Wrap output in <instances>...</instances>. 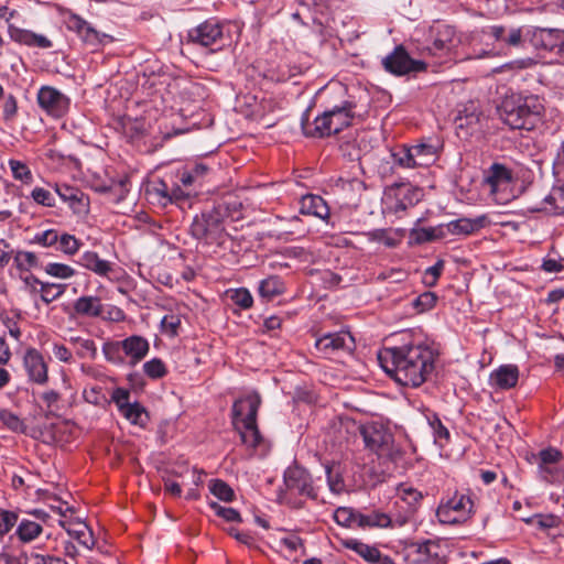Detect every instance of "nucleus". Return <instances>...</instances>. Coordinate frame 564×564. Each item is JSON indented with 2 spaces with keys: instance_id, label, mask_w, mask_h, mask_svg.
I'll return each mask as SVG.
<instances>
[{
  "instance_id": "f257e3e1",
  "label": "nucleus",
  "mask_w": 564,
  "mask_h": 564,
  "mask_svg": "<svg viewBox=\"0 0 564 564\" xmlns=\"http://www.w3.org/2000/svg\"><path fill=\"white\" fill-rule=\"evenodd\" d=\"M384 372L404 387L422 386L434 371V351L423 344L384 347L378 352Z\"/></svg>"
},
{
  "instance_id": "f03ea898",
  "label": "nucleus",
  "mask_w": 564,
  "mask_h": 564,
  "mask_svg": "<svg viewBox=\"0 0 564 564\" xmlns=\"http://www.w3.org/2000/svg\"><path fill=\"white\" fill-rule=\"evenodd\" d=\"M544 107L536 96H506L498 112L511 129L531 131L542 121Z\"/></svg>"
},
{
  "instance_id": "7ed1b4c3",
  "label": "nucleus",
  "mask_w": 564,
  "mask_h": 564,
  "mask_svg": "<svg viewBox=\"0 0 564 564\" xmlns=\"http://www.w3.org/2000/svg\"><path fill=\"white\" fill-rule=\"evenodd\" d=\"M261 404L259 393L253 392L236 400L232 404V422L235 425L242 424L243 431H240V437L243 444L256 448L262 441V436L257 425L258 410Z\"/></svg>"
},
{
  "instance_id": "20e7f679",
  "label": "nucleus",
  "mask_w": 564,
  "mask_h": 564,
  "mask_svg": "<svg viewBox=\"0 0 564 564\" xmlns=\"http://www.w3.org/2000/svg\"><path fill=\"white\" fill-rule=\"evenodd\" d=\"M189 232L206 245H221L226 237L224 213L220 208L213 207L195 215Z\"/></svg>"
},
{
  "instance_id": "39448f33",
  "label": "nucleus",
  "mask_w": 564,
  "mask_h": 564,
  "mask_svg": "<svg viewBox=\"0 0 564 564\" xmlns=\"http://www.w3.org/2000/svg\"><path fill=\"white\" fill-rule=\"evenodd\" d=\"M192 43L209 47L210 53L220 51L229 44V36L224 33V24L215 19H209L188 32Z\"/></svg>"
},
{
  "instance_id": "423d86ee",
  "label": "nucleus",
  "mask_w": 564,
  "mask_h": 564,
  "mask_svg": "<svg viewBox=\"0 0 564 564\" xmlns=\"http://www.w3.org/2000/svg\"><path fill=\"white\" fill-rule=\"evenodd\" d=\"M366 448L378 456H391L393 435L380 423H366L359 426Z\"/></svg>"
},
{
  "instance_id": "0eeeda50",
  "label": "nucleus",
  "mask_w": 564,
  "mask_h": 564,
  "mask_svg": "<svg viewBox=\"0 0 564 564\" xmlns=\"http://www.w3.org/2000/svg\"><path fill=\"white\" fill-rule=\"evenodd\" d=\"M384 202L394 214L405 212L420 202V191L409 183H394L386 188Z\"/></svg>"
},
{
  "instance_id": "6e6552de",
  "label": "nucleus",
  "mask_w": 564,
  "mask_h": 564,
  "mask_svg": "<svg viewBox=\"0 0 564 564\" xmlns=\"http://www.w3.org/2000/svg\"><path fill=\"white\" fill-rule=\"evenodd\" d=\"M383 68L397 76H403L410 73H419L426 69V63L413 59L403 45H398L382 59Z\"/></svg>"
},
{
  "instance_id": "1a4fd4ad",
  "label": "nucleus",
  "mask_w": 564,
  "mask_h": 564,
  "mask_svg": "<svg viewBox=\"0 0 564 564\" xmlns=\"http://www.w3.org/2000/svg\"><path fill=\"white\" fill-rule=\"evenodd\" d=\"M283 481L288 490L295 491L312 500H317L318 494L313 486L311 474L296 462L289 466L283 474Z\"/></svg>"
},
{
  "instance_id": "9d476101",
  "label": "nucleus",
  "mask_w": 564,
  "mask_h": 564,
  "mask_svg": "<svg viewBox=\"0 0 564 564\" xmlns=\"http://www.w3.org/2000/svg\"><path fill=\"white\" fill-rule=\"evenodd\" d=\"M474 501L467 495H455L445 506L438 509V517L442 522L457 523L466 520L474 511Z\"/></svg>"
},
{
  "instance_id": "9b49d317",
  "label": "nucleus",
  "mask_w": 564,
  "mask_h": 564,
  "mask_svg": "<svg viewBox=\"0 0 564 564\" xmlns=\"http://www.w3.org/2000/svg\"><path fill=\"white\" fill-rule=\"evenodd\" d=\"M528 210L530 213H542L546 216L564 215V185L552 187L540 202L528 205Z\"/></svg>"
},
{
  "instance_id": "f8f14e48",
  "label": "nucleus",
  "mask_w": 564,
  "mask_h": 564,
  "mask_svg": "<svg viewBox=\"0 0 564 564\" xmlns=\"http://www.w3.org/2000/svg\"><path fill=\"white\" fill-rule=\"evenodd\" d=\"M39 106L54 117H62L69 107V99L51 86L42 87L37 93Z\"/></svg>"
},
{
  "instance_id": "ddd939ff",
  "label": "nucleus",
  "mask_w": 564,
  "mask_h": 564,
  "mask_svg": "<svg viewBox=\"0 0 564 564\" xmlns=\"http://www.w3.org/2000/svg\"><path fill=\"white\" fill-rule=\"evenodd\" d=\"M355 339L349 332L328 333L316 339L318 351L330 355L337 351L350 352L355 349Z\"/></svg>"
},
{
  "instance_id": "4468645a",
  "label": "nucleus",
  "mask_w": 564,
  "mask_h": 564,
  "mask_svg": "<svg viewBox=\"0 0 564 564\" xmlns=\"http://www.w3.org/2000/svg\"><path fill=\"white\" fill-rule=\"evenodd\" d=\"M23 366L32 382L37 384H45L47 382V365L39 350L28 348L23 357Z\"/></svg>"
},
{
  "instance_id": "2eb2a0df",
  "label": "nucleus",
  "mask_w": 564,
  "mask_h": 564,
  "mask_svg": "<svg viewBox=\"0 0 564 564\" xmlns=\"http://www.w3.org/2000/svg\"><path fill=\"white\" fill-rule=\"evenodd\" d=\"M67 28L68 30L76 32L83 42L93 47L102 44L105 40H111L109 35L98 32L77 14H72L68 18Z\"/></svg>"
},
{
  "instance_id": "dca6fc26",
  "label": "nucleus",
  "mask_w": 564,
  "mask_h": 564,
  "mask_svg": "<svg viewBox=\"0 0 564 564\" xmlns=\"http://www.w3.org/2000/svg\"><path fill=\"white\" fill-rule=\"evenodd\" d=\"M55 192L63 202L68 204L75 214L83 215L88 212L89 198L78 187L67 184H55Z\"/></svg>"
},
{
  "instance_id": "f3484780",
  "label": "nucleus",
  "mask_w": 564,
  "mask_h": 564,
  "mask_svg": "<svg viewBox=\"0 0 564 564\" xmlns=\"http://www.w3.org/2000/svg\"><path fill=\"white\" fill-rule=\"evenodd\" d=\"M301 127L303 133L310 138H325L334 134L332 129V119L329 118L327 110L318 116L314 121H310V113L306 110L301 118Z\"/></svg>"
},
{
  "instance_id": "a211bd4d",
  "label": "nucleus",
  "mask_w": 564,
  "mask_h": 564,
  "mask_svg": "<svg viewBox=\"0 0 564 564\" xmlns=\"http://www.w3.org/2000/svg\"><path fill=\"white\" fill-rule=\"evenodd\" d=\"M563 457L562 453L553 447L542 449L539 453V470L543 479L549 482L558 481L561 473L556 469L557 464Z\"/></svg>"
},
{
  "instance_id": "6ab92c4d",
  "label": "nucleus",
  "mask_w": 564,
  "mask_h": 564,
  "mask_svg": "<svg viewBox=\"0 0 564 564\" xmlns=\"http://www.w3.org/2000/svg\"><path fill=\"white\" fill-rule=\"evenodd\" d=\"M411 547L420 556L419 562L423 564H446L443 547L437 541L426 540L422 543H412Z\"/></svg>"
},
{
  "instance_id": "aec40b11",
  "label": "nucleus",
  "mask_w": 564,
  "mask_h": 564,
  "mask_svg": "<svg viewBox=\"0 0 564 564\" xmlns=\"http://www.w3.org/2000/svg\"><path fill=\"white\" fill-rule=\"evenodd\" d=\"M122 351L130 358V365L140 362L149 352L150 345L147 338L132 335L121 340Z\"/></svg>"
},
{
  "instance_id": "412c9836",
  "label": "nucleus",
  "mask_w": 564,
  "mask_h": 564,
  "mask_svg": "<svg viewBox=\"0 0 564 564\" xmlns=\"http://www.w3.org/2000/svg\"><path fill=\"white\" fill-rule=\"evenodd\" d=\"M484 33L511 47H519L523 44L521 28L507 29L503 25H490Z\"/></svg>"
},
{
  "instance_id": "4be33fe9",
  "label": "nucleus",
  "mask_w": 564,
  "mask_h": 564,
  "mask_svg": "<svg viewBox=\"0 0 564 564\" xmlns=\"http://www.w3.org/2000/svg\"><path fill=\"white\" fill-rule=\"evenodd\" d=\"M485 220H486V217L485 216H479L477 218H458L456 220H452L447 224H443V227H444V232H445V237L447 235H456V236H459V235H463V236H467V235H470L477 230H479L480 228L484 227L485 225Z\"/></svg>"
},
{
  "instance_id": "5701e85b",
  "label": "nucleus",
  "mask_w": 564,
  "mask_h": 564,
  "mask_svg": "<svg viewBox=\"0 0 564 564\" xmlns=\"http://www.w3.org/2000/svg\"><path fill=\"white\" fill-rule=\"evenodd\" d=\"M354 108L355 105L351 101L346 100L340 106H335L333 109L327 110V113L332 119V129L334 134L339 133L351 124V120L355 117Z\"/></svg>"
},
{
  "instance_id": "b1692460",
  "label": "nucleus",
  "mask_w": 564,
  "mask_h": 564,
  "mask_svg": "<svg viewBox=\"0 0 564 564\" xmlns=\"http://www.w3.org/2000/svg\"><path fill=\"white\" fill-rule=\"evenodd\" d=\"M59 525L66 530V532L75 539L80 545L88 550H93L96 544L94 533L91 529L82 521L75 523H67L64 520L58 521Z\"/></svg>"
},
{
  "instance_id": "393cba45",
  "label": "nucleus",
  "mask_w": 564,
  "mask_h": 564,
  "mask_svg": "<svg viewBox=\"0 0 564 564\" xmlns=\"http://www.w3.org/2000/svg\"><path fill=\"white\" fill-rule=\"evenodd\" d=\"M512 181V170L498 162L490 165L485 177V182L490 186L491 193L497 192L501 186H506Z\"/></svg>"
},
{
  "instance_id": "a878e982",
  "label": "nucleus",
  "mask_w": 564,
  "mask_h": 564,
  "mask_svg": "<svg viewBox=\"0 0 564 564\" xmlns=\"http://www.w3.org/2000/svg\"><path fill=\"white\" fill-rule=\"evenodd\" d=\"M210 170L212 169L207 164L202 162L187 165L181 173L180 182L185 187H202L205 178L209 175Z\"/></svg>"
},
{
  "instance_id": "bb28decb",
  "label": "nucleus",
  "mask_w": 564,
  "mask_h": 564,
  "mask_svg": "<svg viewBox=\"0 0 564 564\" xmlns=\"http://www.w3.org/2000/svg\"><path fill=\"white\" fill-rule=\"evenodd\" d=\"M300 212L303 215H312L323 220L329 216V207L319 195L307 194L301 199Z\"/></svg>"
},
{
  "instance_id": "cd10ccee",
  "label": "nucleus",
  "mask_w": 564,
  "mask_h": 564,
  "mask_svg": "<svg viewBox=\"0 0 564 564\" xmlns=\"http://www.w3.org/2000/svg\"><path fill=\"white\" fill-rule=\"evenodd\" d=\"M490 380L499 389H511L519 380V369L514 365L500 366L490 375Z\"/></svg>"
},
{
  "instance_id": "c85d7f7f",
  "label": "nucleus",
  "mask_w": 564,
  "mask_h": 564,
  "mask_svg": "<svg viewBox=\"0 0 564 564\" xmlns=\"http://www.w3.org/2000/svg\"><path fill=\"white\" fill-rule=\"evenodd\" d=\"M73 308L76 315L84 317H100L104 312L101 300L93 295L78 297L74 302Z\"/></svg>"
},
{
  "instance_id": "c756f323",
  "label": "nucleus",
  "mask_w": 564,
  "mask_h": 564,
  "mask_svg": "<svg viewBox=\"0 0 564 564\" xmlns=\"http://www.w3.org/2000/svg\"><path fill=\"white\" fill-rule=\"evenodd\" d=\"M78 263L100 276H108L112 271V264L109 261L101 259L95 251H85L80 256Z\"/></svg>"
},
{
  "instance_id": "7c9ffc66",
  "label": "nucleus",
  "mask_w": 564,
  "mask_h": 564,
  "mask_svg": "<svg viewBox=\"0 0 564 564\" xmlns=\"http://www.w3.org/2000/svg\"><path fill=\"white\" fill-rule=\"evenodd\" d=\"M561 37L562 32L557 30L536 29L532 35V43L538 48L557 51V45Z\"/></svg>"
},
{
  "instance_id": "2f4dec72",
  "label": "nucleus",
  "mask_w": 564,
  "mask_h": 564,
  "mask_svg": "<svg viewBox=\"0 0 564 564\" xmlns=\"http://www.w3.org/2000/svg\"><path fill=\"white\" fill-rule=\"evenodd\" d=\"M285 285L282 279L278 275H270L263 279L258 288L260 296L265 301H271L274 297L283 294Z\"/></svg>"
},
{
  "instance_id": "473e14b6",
  "label": "nucleus",
  "mask_w": 564,
  "mask_h": 564,
  "mask_svg": "<svg viewBox=\"0 0 564 564\" xmlns=\"http://www.w3.org/2000/svg\"><path fill=\"white\" fill-rule=\"evenodd\" d=\"M391 525V519L387 513L372 511L369 514L358 512L357 527L365 528H388Z\"/></svg>"
},
{
  "instance_id": "72a5a7b5",
  "label": "nucleus",
  "mask_w": 564,
  "mask_h": 564,
  "mask_svg": "<svg viewBox=\"0 0 564 564\" xmlns=\"http://www.w3.org/2000/svg\"><path fill=\"white\" fill-rule=\"evenodd\" d=\"M147 195L152 200V203H158L161 206L171 204L170 186L164 180L153 181L147 187Z\"/></svg>"
},
{
  "instance_id": "f704fd0d",
  "label": "nucleus",
  "mask_w": 564,
  "mask_h": 564,
  "mask_svg": "<svg viewBox=\"0 0 564 564\" xmlns=\"http://www.w3.org/2000/svg\"><path fill=\"white\" fill-rule=\"evenodd\" d=\"M413 158L419 166H429L436 159L437 147L427 142H420L411 147Z\"/></svg>"
},
{
  "instance_id": "c9c22d12",
  "label": "nucleus",
  "mask_w": 564,
  "mask_h": 564,
  "mask_svg": "<svg viewBox=\"0 0 564 564\" xmlns=\"http://www.w3.org/2000/svg\"><path fill=\"white\" fill-rule=\"evenodd\" d=\"M410 237L416 245L443 239L445 238L443 224L436 227L412 229Z\"/></svg>"
},
{
  "instance_id": "e433bc0d",
  "label": "nucleus",
  "mask_w": 564,
  "mask_h": 564,
  "mask_svg": "<svg viewBox=\"0 0 564 564\" xmlns=\"http://www.w3.org/2000/svg\"><path fill=\"white\" fill-rule=\"evenodd\" d=\"M43 528L40 523L23 519L17 527L15 535L22 543H30L41 535Z\"/></svg>"
},
{
  "instance_id": "4c0bfd02",
  "label": "nucleus",
  "mask_w": 564,
  "mask_h": 564,
  "mask_svg": "<svg viewBox=\"0 0 564 564\" xmlns=\"http://www.w3.org/2000/svg\"><path fill=\"white\" fill-rule=\"evenodd\" d=\"M344 546L348 550H352L369 563H375L376 560H379V550L376 546L368 545L355 539L344 541Z\"/></svg>"
},
{
  "instance_id": "58836bf2",
  "label": "nucleus",
  "mask_w": 564,
  "mask_h": 564,
  "mask_svg": "<svg viewBox=\"0 0 564 564\" xmlns=\"http://www.w3.org/2000/svg\"><path fill=\"white\" fill-rule=\"evenodd\" d=\"M393 163L402 169L419 167L417 162L413 158L411 147L405 144L399 145L391 151Z\"/></svg>"
},
{
  "instance_id": "ea45409f",
  "label": "nucleus",
  "mask_w": 564,
  "mask_h": 564,
  "mask_svg": "<svg viewBox=\"0 0 564 564\" xmlns=\"http://www.w3.org/2000/svg\"><path fill=\"white\" fill-rule=\"evenodd\" d=\"M66 290V284H57V283H41V288L39 292L41 294V300L45 304H50L56 299L61 297Z\"/></svg>"
},
{
  "instance_id": "a19ab883",
  "label": "nucleus",
  "mask_w": 564,
  "mask_h": 564,
  "mask_svg": "<svg viewBox=\"0 0 564 564\" xmlns=\"http://www.w3.org/2000/svg\"><path fill=\"white\" fill-rule=\"evenodd\" d=\"M127 420L132 424L145 425L148 420V413L145 409L138 402L131 403L123 411L120 412Z\"/></svg>"
},
{
  "instance_id": "79ce46f5",
  "label": "nucleus",
  "mask_w": 564,
  "mask_h": 564,
  "mask_svg": "<svg viewBox=\"0 0 564 564\" xmlns=\"http://www.w3.org/2000/svg\"><path fill=\"white\" fill-rule=\"evenodd\" d=\"M210 492L218 499L231 502L235 499V491L232 488L221 479H213L209 482Z\"/></svg>"
},
{
  "instance_id": "37998d69",
  "label": "nucleus",
  "mask_w": 564,
  "mask_h": 564,
  "mask_svg": "<svg viewBox=\"0 0 564 564\" xmlns=\"http://www.w3.org/2000/svg\"><path fill=\"white\" fill-rule=\"evenodd\" d=\"M357 516L358 512H356L352 508L339 507L334 512V520L341 527H357Z\"/></svg>"
},
{
  "instance_id": "c03bdc74",
  "label": "nucleus",
  "mask_w": 564,
  "mask_h": 564,
  "mask_svg": "<svg viewBox=\"0 0 564 564\" xmlns=\"http://www.w3.org/2000/svg\"><path fill=\"white\" fill-rule=\"evenodd\" d=\"M9 165L15 180L28 185L33 182V174L25 163L18 160H10Z\"/></svg>"
},
{
  "instance_id": "a18cd8bd",
  "label": "nucleus",
  "mask_w": 564,
  "mask_h": 564,
  "mask_svg": "<svg viewBox=\"0 0 564 564\" xmlns=\"http://www.w3.org/2000/svg\"><path fill=\"white\" fill-rule=\"evenodd\" d=\"M73 343L77 346V355L80 358L95 359L97 356V347L94 340L88 338L75 337L72 338Z\"/></svg>"
},
{
  "instance_id": "49530a36",
  "label": "nucleus",
  "mask_w": 564,
  "mask_h": 564,
  "mask_svg": "<svg viewBox=\"0 0 564 564\" xmlns=\"http://www.w3.org/2000/svg\"><path fill=\"white\" fill-rule=\"evenodd\" d=\"M143 371L150 379H161L167 373L166 366L160 358L144 362Z\"/></svg>"
},
{
  "instance_id": "de8ad7c7",
  "label": "nucleus",
  "mask_w": 564,
  "mask_h": 564,
  "mask_svg": "<svg viewBox=\"0 0 564 564\" xmlns=\"http://www.w3.org/2000/svg\"><path fill=\"white\" fill-rule=\"evenodd\" d=\"M209 507L214 510L216 516L223 518L227 522H242L240 513L234 508L224 507L216 501H210Z\"/></svg>"
},
{
  "instance_id": "09e8293b",
  "label": "nucleus",
  "mask_w": 564,
  "mask_h": 564,
  "mask_svg": "<svg viewBox=\"0 0 564 564\" xmlns=\"http://www.w3.org/2000/svg\"><path fill=\"white\" fill-rule=\"evenodd\" d=\"M44 271L48 275L58 279H69L76 273V271L70 265L57 262L47 263L44 268Z\"/></svg>"
},
{
  "instance_id": "8fccbe9b",
  "label": "nucleus",
  "mask_w": 564,
  "mask_h": 564,
  "mask_svg": "<svg viewBox=\"0 0 564 564\" xmlns=\"http://www.w3.org/2000/svg\"><path fill=\"white\" fill-rule=\"evenodd\" d=\"M229 297L237 306L242 310H248L253 304L251 293L245 288L229 291Z\"/></svg>"
},
{
  "instance_id": "3c124183",
  "label": "nucleus",
  "mask_w": 564,
  "mask_h": 564,
  "mask_svg": "<svg viewBox=\"0 0 564 564\" xmlns=\"http://www.w3.org/2000/svg\"><path fill=\"white\" fill-rule=\"evenodd\" d=\"M58 249L67 256H74L83 245L75 236L63 234L58 237Z\"/></svg>"
},
{
  "instance_id": "603ef678",
  "label": "nucleus",
  "mask_w": 564,
  "mask_h": 564,
  "mask_svg": "<svg viewBox=\"0 0 564 564\" xmlns=\"http://www.w3.org/2000/svg\"><path fill=\"white\" fill-rule=\"evenodd\" d=\"M0 421L8 429H10L13 432H19V433H24L25 432L26 426L23 423V421L18 415L12 413L11 411L1 410L0 411Z\"/></svg>"
},
{
  "instance_id": "864d4df0",
  "label": "nucleus",
  "mask_w": 564,
  "mask_h": 564,
  "mask_svg": "<svg viewBox=\"0 0 564 564\" xmlns=\"http://www.w3.org/2000/svg\"><path fill=\"white\" fill-rule=\"evenodd\" d=\"M453 31L446 28L443 32H438V36L433 41L431 51L434 53L449 51L453 47L452 41Z\"/></svg>"
},
{
  "instance_id": "5fc2aeb1",
  "label": "nucleus",
  "mask_w": 564,
  "mask_h": 564,
  "mask_svg": "<svg viewBox=\"0 0 564 564\" xmlns=\"http://www.w3.org/2000/svg\"><path fill=\"white\" fill-rule=\"evenodd\" d=\"M2 119L4 122H13L18 115V101L14 95L9 94L3 97Z\"/></svg>"
},
{
  "instance_id": "6e6d98bb",
  "label": "nucleus",
  "mask_w": 564,
  "mask_h": 564,
  "mask_svg": "<svg viewBox=\"0 0 564 564\" xmlns=\"http://www.w3.org/2000/svg\"><path fill=\"white\" fill-rule=\"evenodd\" d=\"M122 346L120 341H106L102 346V352L108 361L121 364L123 358L121 356Z\"/></svg>"
},
{
  "instance_id": "4d7b16f0",
  "label": "nucleus",
  "mask_w": 564,
  "mask_h": 564,
  "mask_svg": "<svg viewBox=\"0 0 564 564\" xmlns=\"http://www.w3.org/2000/svg\"><path fill=\"white\" fill-rule=\"evenodd\" d=\"M436 301H437L436 294L433 292L426 291V292L422 293L421 295H419L413 301V307L419 313H423V312H426V311L433 308L436 304Z\"/></svg>"
},
{
  "instance_id": "13d9d810",
  "label": "nucleus",
  "mask_w": 564,
  "mask_h": 564,
  "mask_svg": "<svg viewBox=\"0 0 564 564\" xmlns=\"http://www.w3.org/2000/svg\"><path fill=\"white\" fill-rule=\"evenodd\" d=\"M14 262L19 270L28 271L30 268L39 265V259L34 252L19 251L14 257Z\"/></svg>"
},
{
  "instance_id": "bf43d9fd",
  "label": "nucleus",
  "mask_w": 564,
  "mask_h": 564,
  "mask_svg": "<svg viewBox=\"0 0 564 564\" xmlns=\"http://www.w3.org/2000/svg\"><path fill=\"white\" fill-rule=\"evenodd\" d=\"M399 495L403 501H405L411 509H415L416 506L423 498L421 491L412 487H401L399 489Z\"/></svg>"
},
{
  "instance_id": "052dcab7",
  "label": "nucleus",
  "mask_w": 564,
  "mask_h": 564,
  "mask_svg": "<svg viewBox=\"0 0 564 564\" xmlns=\"http://www.w3.org/2000/svg\"><path fill=\"white\" fill-rule=\"evenodd\" d=\"M9 34H10L11 40H13L17 43L28 45V46H32V44H33L34 32H32V31L10 25Z\"/></svg>"
},
{
  "instance_id": "680f3d73",
  "label": "nucleus",
  "mask_w": 564,
  "mask_h": 564,
  "mask_svg": "<svg viewBox=\"0 0 564 564\" xmlns=\"http://www.w3.org/2000/svg\"><path fill=\"white\" fill-rule=\"evenodd\" d=\"M444 269V261L438 260L436 263L432 267H429L424 271L423 281L427 286H434L436 285L440 276L442 275Z\"/></svg>"
},
{
  "instance_id": "e2e57ef3",
  "label": "nucleus",
  "mask_w": 564,
  "mask_h": 564,
  "mask_svg": "<svg viewBox=\"0 0 564 564\" xmlns=\"http://www.w3.org/2000/svg\"><path fill=\"white\" fill-rule=\"evenodd\" d=\"M18 522V513L9 510L0 511V538L4 536Z\"/></svg>"
},
{
  "instance_id": "0e129e2a",
  "label": "nucleus",
  "mask_w": 564,
  "mask_h": 564,
  "mask_svg": "<svg viewBox=\"0 0 564 564\" xmlns=\"http://www.w3.org/2000/svg\"><path fill=\"white\" fill-rule=\"evenodd\" d=\"M326 476L329 490L334 494H340L344 488V479L339 473H334L333 467L326 466Z\"/></svg>"
},
{
  "instance_id": "69168bd1",
  "label": "nucleus",
  "mask_w": 564,
  "mask_h": 564,
  "mask_svg": "<svg viewBox=\"0 0 564 564\" xmlns=\"http://www.w3.org/2000/svg\"><path fill=\"white\" fill-rule=\"evenodd\" d=\"M31 197L33 200L42 206L46 207H54L55 206V199L50 191L42 188V187H35L31 192Z\"/></svg>"
},
{
  "instance_id": "338daca9",
  "label": "nucleus",
  "mask_w": 564,
  "mask_h": 564,
  "mask_svg": "<svg viewBox=\"0 0 564 564\" xmlns=\"http://www.w3.org/2000/svg\"><path fill=\"white\" fill-rule=\"evenodd\" d=\"M372 241L383 242L387 247H395L397 240L390 236L389 229H375L368 234Z\"/></svg>"
},
{
  "instance_id": "774afa93",
  "label": "nucleus",
  "mask_w": 564,
  "mask_h": 564,
  "mask_svg": "<svg viewBox=\"0 0 564 564\" xmlns=\"http://www.w3.org/2000/svg\"><path fill=\"white\" fill-rule=\"evenodd\" d=\"M58 232L54 229H48L43 231L42 234H37L34 238V241L44 246L52 247L58 242Z\"/></svg>"
}]
</instances>
